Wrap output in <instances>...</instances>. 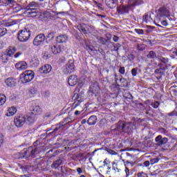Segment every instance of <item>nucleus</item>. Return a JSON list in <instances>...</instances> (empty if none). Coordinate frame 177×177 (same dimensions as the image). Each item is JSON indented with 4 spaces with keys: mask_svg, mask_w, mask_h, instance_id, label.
<instances>
[{
    "mask_svg": "<svg viewBox=\"0 0 177 177\" xmlns=\"http://www.w3.org/2000/svg\"><path fill=\"white\" fill-rule=\"evenodd\" d=\"M37 154H39V147H29L26 151L14 154V158H16L17 160H20V158L30 160V158H35Z\"/></svg>",
    "mask_w": 177,
    "mask_h": 177,
    "instance_id": "nucleus-1",
    "label": "nucleus"
},
{
    "mask_svg": "<svg viewBox=\"0 0 177 177\" xmlns=\"http://www.w3.org/2000/svg\"><path fill=\"white\" fill-rule=\"evenodd\" d=\"M133 129H136V125L135 122H119L116 125L115 128L111 129L113 132H125L126 133H130Z\"/></svg>",
    "mask_w": 177,
    "mask_h": 177,
    "instance_id": "nucleus-2",
    "label": "nucleus"
},
{
    "mask_svg": "<svg viewBox=\"0 0 177 177\" xmlns=\"http://www.w3.org/2000/svg\"><path fill=\"white\" fill-rule=\"evenodd\" d=\"M75 69L74 58H73V57H70V59H68L66 65L63 66L62 71L64 74H71V73H74Z\"/></svg>",
    "mask_w": 177,
    "mask_h": 177,
    "instance_id": "nucleus-3",
    "label": "nucleus"
},
{
    "mask_svg": "<svg viewBox=\"0 0 177 177\" xmlns=\"http://www.w3.org/2000/svg\"><path fill=\"white\" fill-rule=\"evenodd\" d=\"M34 71H26L21 75V80L23 84H27V82H30L34 80Z\"/></svg>",
    "mask_w": 177,
    "mask_h": 177,
    "instance_id": "nucleus-4",
    "label": "nucleus"
},
{
    "mask_svg": "<svg viewBox=\"0 0 177 177\" xmlns=\"http://www.w3.org/2000/svg\"><path fill=\"white\" fill-rule=\"evenodd\" d=\"M31 36V32L29 29H24L20 30L18 33V39L20 42H26L28 41L30 37Z\"/></svg>",
    "mask_w": 177,
    "mask_h": 177,
    "instance_id": "nucleus-5",
    "label": "nucleus"
},
{
    "mask_svg": "<svg viewBox=\"0 0 177 177\" xmlns=\"http://www.w3.org/2000/svg\"><path fill=\"white\" fill-rule=\"evenodd\" d=\"M129 10H132V8L129 4L124 5V3H122L117 7L118 15H129Z\"/></svg>",
    "mask_w": 177,
    "mask_h": 177,
    "instance_id": "nucleus-6",
    "label": "nucleus"
},
{
    "mask_svg": "<svg viewBox=\"0 0 177 177\" xmlns=\"http://www.w3.org/2000/svg\"><path fill=\"white\" fill-rule=\"evenodd\" d=\"M46 39V37H45L44 34H39L33 39V45L35 46H40V45H44V42H45Z\"/></svg>",
    "mask_w": 177,
    "mask_h": 177,
    "instance_id": "nucleus-7",
    "label": "nucleus"
},
{
    "mask_svg": "<svg viewBox=\"0 0 177 177\" xmlns=\"http://www.w3.org/2000/svg\"><path fill=\"white\" fill-rule=\"evenodd\" d=\"M27 120H26V116L25 115H17L15 116L14 119V124L15 126L17 127V128H20L26 124Z\"/></svg>",
    "mask_w": 177,
    "mask_h": 177,
    "instance_id": "nucleus-8",
    "label": "nucleus"
},
{
    "mask_svg": "<svg viewBox=\"0 0 177 177\" xmlns=\"http://www.w3.org/2000/svg\"><path fill=\"white\" fill-rule=\"evenodd\" d=\"M170 15L169 10L166 7H160L157 12V17H164V16L168 17Z\"/></svg>",
    "mask_w": 177,
    "mask_h": 177,
    "instance_id": "nucleus-9",
    "label": "nucleus"
},
{
    "mask_svg": "<svg viewBox=\"0 0 177 177\" xmlns=\"http://www.w3.org/2000/svg\"><path fill=\"white\" fill-rule=\"evenodd\" d=\"M90 28L91 26H89V25L85 24H80L77 26V30H79V31L83 34H88V32H89Z\"/></svg>",
    "mask_w": 177,
    "mask_h": 177,
    "instance_id": "nucleus-10",
    "label": "nucleus"
},
{
    "mask_svg": "<svg viewBox=\"0 0 177 177\" xmlns=\"http://www.w3.org/2000/svg\"><path fill=\"white\" fill-rule=\"evenodd\" d=\"M155 141L156 142V146H162V145H166V143H168V138H162V136H158L155 138Z\"/></svg>",
    "mask_w": 177,
    "mask_h": 177,
    "instance_id": "nucleus-11",
    "label": "nucleus"
},
{
    "mask_svg": "<svg viewBox=\"0 0 177 177\" xmlns=\"http://www.w3.org/2000/svg\"><path fill=\"white\" fill-rule=\"evenodd\" d=\"M68 84L70 86H75V85H77V84H78V76L76 75L69 76L68 79Z\"/></svg>",
    "mask_w": 177,
    "mask_h": 177,
    "instance_id": "nucleus-12",
    "label": "nucleus"
},
{
    "mask_svg": "<svg viewBox=\"0 0 177 177\" xmlns=\"http://www.w3.org/2000/svg\"><path fill=\"white\" fill-rule=\"evenodd\" d=\"M5 84L9 88H13V86H16L17 82L16 81V79L13 77H8L5 80Z\"/></svg>",
    "mask_w": 177,
    "mask_h": 177,
    "instance_id": "nucleus-13",
    "label": "nucleus"
},
{
    "mask_svg": "<svg viewBox=\"0 0 177 177\" xmlns=\"http://www.w3.org/2000/svg\"><path fill=\"white\" fill-rule=\"evenodd\" d=\"M38 8H39V4L35 1H32L26 7V10L27 12H30V10H37Z\"/></svg>",
    "mask_w": 177,
    "mask_h": 177,
    "instance_id": "nucleus-14",
    "label": "nucleus"
},
{
    "mask_svg": "<svg viewBox=\"0 0 177 177\" xmlns=\"http://www.w3.org/2000/svg\"><path fill=\"white\" fill-rule=\"evenodd\" d=\"M24 116L26 117V122H27V124L29 125H30V124H33V122H35V113H30Z\"/></svg>",
    "mask_w": 177,
    "mask_h": 177,
    "instance_id": "nucleus-15",
    "label": "nucleus"
},
{
    "mask_svg": "<svg viewBox=\"0 0 177 177\" xmlns=\"http://www.w3.org/2000/svg\"><path fill=\"white\" fill-rule=\"evenodd\" d=\"M39 71L41 74H48L52 71V66L49 64L44 65L39 68Z\"/></svg>",
    "mask_w": 177,
    "mask_h": 177,
    "instance_id": "nucleus-16",
    "label": "nucleus"
},
{
    "mask_svg": "<svg viewBox=\"0 0 177 177\" xmlns=\"http://www.w3.org/2000/svg\"><path fill=\"white\" fill-rule=\"evenodd\" d=\"M27 67H28V65L27 64V62L24 61L19 62L15 64V68L19 71L21 70H26Z\"/></svg>",
    "mask_w": 177,
    "mask_h": 177,
    "instance_id": "nucleus-17",
    "label": "nucleus"
},
{
    "mask_svg": "<svg viewBox=\"0 0 177 177\" xmlns=\"http://www.w3.org/2000/svg\"><path fill=\"white\" fill-rule=\"evenodd\" d=\"M50 50L54 55H57V53H60V52H62V48H60V46L57 44L51 45L50 46Z\"/></svg>",
    "mask_w": 177,
    "mask_h": 177,
    "instance_id": "nucleus-18",
    "label": "nucleus"
},
{
    "mask_svg": "<svg viewBox=\"0 0 177 177\" xmlns=\"http://www.w3.org/2000/svg\"><path fill=\"white\" fill-rule=\"evenodd\" d=\"M68 39V37L66 35H61L57 37L56 41L58 44H64Z\"/></svg>",
    "mask_w": 177,
    "mask_h": 177,
    "instance_id": "nucleus-19",
    "label": "nucleus"
},
{
    "mask_svg": "<svg viewBox=\"0 0 177 177\" xmlns=\"http://www.w3.org/2000/svg\"><path fill=\"white\" fill-rule=\"evenodd\" d=\"M73 97L75 99V102L73 104V107L74 109H76V107H78V106H80V104H81V99H80V95L77 93H75L73 95Z\"/></svg>",
    "mask_w": 177,
    "mask_h": 177,
    "instance_id": "nucleus-20",
    "label": "nucleus"
},
{
    "mask_svg": "<svg viewBox=\"0 0 177 177\" xmlns=\"http://www.w3.org/2000/svg\"><path fill=\"white\" fill-rule=\"evenodd\" d=\"M32 113L35 114V115H37V114H41L42 113V109L38 105H35L30 108Z\"/></svg>",
    "mask_w": 177,
    "mask_h": 177,
    "instance_id": "nucleus-21",
    "label": "nucleus"
},
{
    "mask_svg": "<svg viewBox=\"0 0 177 177\" xmlns=\"http://www.w3.org/2000/svg\"><path fill=\"white\" fill-rule=\"evenodd\" d=\"M63 164V160L62 159H57L55 161H54L51 165V168L53 169H57L59 167H60Z\"/></svg>",
    "mask_w": 177,
    "mask_h": 177,
    "instance_id": "nucleus-22",
    "label": "nucleus"
},
{
    "mask_svg": "<svg viewBox=\"0 0 177 177\" xmlns=\"http://www.w3.org/2000/svg\"><path fill=\"white\" fill-rule=\"evenodd\" d=\"M140 3H142V0H129L127 4L132 8L137 5H140Z\"/></svg>",
    "mask_w": 177,
    "mask_h": 177,
    "instance_id": "nucleus-23",
    "label": "nucleus"
},
{
    "mask_svg": "<svg viewBox=\"0 0 177 177\" xmlns=\"http://www.w3.org/2000/svg\"><path fill=\"white\" fill-rule=\"evenodd\" d=\"M19 19H11L8 22L4 24L5 27H12V26H15V24H18Z\"/></svg>",
    "mask_w": 177,
    "mask_h": 177,
    "instance_id": "nucleus-24",
    "label": "nucleus"
},
{
    "mask_svg": "<svg viewBox=\"0 0 177 177\" xmlns=\"http://www.w3.org/2000/svg\"><path fill=\"white\" fill-rule=\"evenodd\" d=\"M3 3L5 6H10V8H13L15 5H16V1L15 0H3Z\"/></svg>",
    "mask_w": 177,
    "mask_h": 177,
    "instance_id": "nucleus-25",
    "label": "nucleus"
},
{
    "mask_svg": "<svg viewBox=\"0 0 177 177\" xmlns=\"http://www.w3.org/2000/svg\"><path fill=\"white\" fill-rule=\"evenodd\" d=\"M97 121V117L96 115H91L87 120V124L89 125H95Z\"/></svg>",
    "mask_w": 177,
    "mask_h": 177,
    "instance_id": "nucleus-26",
    "label": "nucleus"
},
{
    "mask_svg": "<svg viewBox=\"0 0 177 177\" xmlns=\"http://www.w3.org/2000/svg\"><path fill=\"white\" fill-rule=\"evenodd\" d=\"M105 3L110 9H114L115 8V1L114 0H105Z\"/></svg>",
    "mask_w": 177,
    "mask_h": 177,
    "instance_id": "nucleus-27",
    "label": "nucleus"
},
{
    "mask_svg": "<svg viewBox=\"0 0 177 177\" xmlns=\"http://www.w3.org/2000/svg\"><path fill=\"white\" fill-rule=\"evenodd\" d=\"M9 54H8V52L3 53L0 57V59L3 61V63H8L9 60Z\"/></svg>",
    "mask_w": 177,
    "mask_h": 177,
    "instance_id": "nucleus-28",
    "label": "nucleus"
},
{
    "mask_svg": "<svg viewBox=\"0 0 177 177\" xmlns=\"http://www.w3.org/2000/svg\"><path fill=\"white\" fill-rule=\"evenodd\" d=\"M17 111V109H16V107L12 106L8 109V113H7V115L8 117H11V115H15Z\"/></svg>",
    "mask_w": 177,
    "mask_h": 177,
    "instance_id": "nucleus-29",
    "label": "nucleus"
},
{
    "mask_svg": "<svg viewBox=\"0 0 177 177\" xmlns=\"http://www.w3.org/2000/svg\"><path fill=\"white\" fill-rule=\"evenodd\" d=\"M158 60H160V62H161L162 63H164V64H165L167 66V64H168L169 63V59L167 58V57H164L162 56H159L158 57Z\"/></svg>",
    "mask_w": 177,
    "mask_h": 177,
    "instance_id": "nucleus-30",
    "label": "nucleus"
},
{
    "mask_svg": "<svg viewBox=\"0 0 177 177\" xmlns=\"http://www.w3.org/2000/svg\"><path fill=\"white\" fill-rule=\"evenodd\" d=\"M26 15H29V16H30V17H37V11L36 10H29V11H26Z\"/></svg>",
    "mask_w": 177,
    "mask_h": 177,
    "instance_id": "nucleus-31",
    "label": "nucleus"
},
{
    "mask_svg": "<svg viewBox=\"0 0 177 177\" xmlns=\"http://www.w3.org/2000/svg\"><path fill=\"white\" fill-rule=\"evenodd\" d=\"M164 71H165V67H160L155 70V74H160L161 75H164Z\"/></svg>",
    "mask_w": 177,
    "mask_h": 177,
    "instance_id": "nucleus-32",
    "label": "nucleus"
},
{
    "mask_svg": "<svg viewBox=\"0 0 177 177\" xmlns=\"http://www.w3.org/2000/svg\"><path fill=\"white\" fill-rule=\"evenodd\" d=\"M113 171H115V174H120L121 172V169L118 168V166H117V164L115 162H113Z\"/></svg>",
    "mask_w": 177,
    "mask_h": 177,
    "instance_id": "nucleus-33",
    "label": "nucleus"
},
{
    "mask_svg": "<svg viewBox=\"0 0 177 177\" xmlns=\"http://www.w3.org/2000/svg\"><path fill=\"white\" fill-rule=\"evenodd\" d=\"M17 50V49L15 47H10V49L8 50V56H12V55H15V53Z\"/></svg>",
    "mask_w": 177,
    "mask_h": 177,
    "instance_id": "nucleus-34",
    "label": "nucleus"
},
{
    "mask_svg": "<svg viewBox=\"0 0 177 177\" xmlns=\"http://www.w3.org/2000/svg\"><path fill=\"white\" fill-rule=\"evenodd\" d=\"M155 57H157V54H156V52L153 50L149 51V54L147 55V58L154 59Z\"/></svg>",
    "mask_w": 177,
    "mask_h": 177,
    "instance_id": "nucleus-35",
    "label": "nucleus"
},
{
    "mask_svg": "<svg viewBox=\"0 0 177 177\" xmlns=\"http://www.w3.org/2000/svg\"><path fill=\"white\" fill-rule=\"evenodd\" d=\"M5 102H6V96L0 94V106L5 104Z\"/></svg>",
    "mask_w": 177,
    "mask_h": 177,
    "instance_id": "nucleus-36",
    "label": "nucleus"
},
{
    "mask_svg": "<svg viewBox=\"0 0 177 177\" xmlns=\"http://www.w3.org/2000/svg\"><path fill=\"white\" fill-rule=\"evenodd\" d=\"M60 129H64V124H62V123L56 125L54 131L53 132H56L57 131H60Z\"/></svg>",
    "mask_w": 177,
    "mask_h": 177,
    "instance_id": "nucleus-37",
    "label": "nucleus"
},
{
    "mask_svg": "<svg viewBox=\"0 0 177 177\" xmlns=\"http://www.w3.org/2000/svg\"><path fill=\"white\" fill-rule=\"evenodd\" d=\"M8 34V30L5 28H0V37Z\"/></svg>",
    "mask_w": 177,
    "mask_h": 177,
    "instance_id": "nucleus-38",
    "label": "nucleus"
},
{
    "mask_svg": "<svg viewBox=\"0 0 177 177\" xmlns=\"http://www.w3.org/2000/svg\"><path fill=\"white\" fill-rule=\"evenodd\" d=\"M149 19H150L151 20V21H153V18H151V15L149 16V14H146L145 15H144L142 17V20L143 21H145V23H147Z\"/></svg>",
    "mask_w": 177,
    "mask_h": 177,
    "instance_id": "nucleus-39",
    "label": "nucleus"
},
{
    "mask_svg": "<svg viewBox=\"0 0 177 177\" xmlns=\"http://www.w3.org/2000/svg\"><path fill=\"white\" fill-rule=\"evenodd\" d=\"M54 38H55V36L53 35V32H50L46 37V42H48V39L49 41H52V39H53Z\"/></svg>",
    "mask_w": 177,
    "mask_h": 177,
    "instance_id": "nucleus-40",
    "label": "nucleus"
},
{
    "mask_svg": "<svg viewBox=\"0 0 177 177\" xmlns=\"http://www.w3.org/2000/svg\"><path fill=\"white\" fill-rule=\"evenodd\" d=\"M158 161H160V158H155L150 159L149 162H150L151 165H153V164H157V162H158Z\"/></svg>",
    "mask_w": 177,
    "mask_h": 177,
    "instance_id": "nucleus-41",
    "label": "nucleus"
},
{
    "mask_svg": "<svg viewBox=\"0 0 177 177\" xmlns=\"http://www.w3.org/2000/svg\"><path fill=\"white\" fill-rule=\"evenodd\" d=\"M93 3H95V5H96L97 7H98V9H100V10H104V8H103V5L100 3H98L96 1H94Z\"/></svg>",
    "mask_w": 177,
    "mask_h": 177,
    "instance_id": "nucleus-42",
    "label": "nucleus"
},
{
    "mask_svg": "<svg viewBox=\"0 0 177 177\" xmlns=\"http://www.w3.org/2000/svg\"><path fill=\"white\" fill-rule=\"evenodd\" d=\"M151 106H152V107H153V109H158V107L160 106V102L158 101L151 102Z\"/></svg>",
    "mask_w": 177,
    "mask_h": 177,
    "instance_id": "nucleus-43",
    "label": "nucleus"
},
{
    "mask_svg": "<svg viewBox=\"0 0 177 177\" xmlns=\"http://www.w3.org/2000/svg\"><path fill=\"white\" fill-rule=\"evenodd\" d=\"M134 31L135 32H137L138 35H143V34H145L143 29H135Z\"/></svg>",
    "mask_w": 177,
    "mask_h": 177,
    "instance_id": "nucleus-44",
    "label": "nucleus"
},
{
    "mask_svg": "<svg viewBox=\"0 0 177 177\" xmlns=\"http://www.w3.org/2000/svg\"><path fill=\"white\" fill-rule=\"evenodd\" d=\"M131 74L133 77H136L138 75V68H134L131 70Z\"/></svg>",
    "mask_w": 177,
    "mask_h": 177,
    "instance_id": "nucleus-45",
    "label": "nucleus"
},
{
    "mask_svg": "<svg viewBox=\"0 0 177 177\" xmlns=\"http://www.w3.org/2000/svg\"><path fill=\"white\" fill-rule=\"evenodd\" d=\"M28 46H30L27 44H21V48L22 50H27V49H28Z\"/></svg>",
    "mask_w": 177,
    "mask_h": 177,
    "instance_id": "nucleus-46",
    "label": "nucleus"
},
{
    "mask_svg": "<svg viewBox=\"0 0 177 177\" xmlns=\"http://www.w3.org/2000/svg\"><path fill=\"white\" fill-rule=\"evenodd\" d=\"M167 115L169 117H174V115H176L177 117V111H173L167 113Z\"/></svg>",
    "mask_w": 177,
    "mask_h": 177,
    "instance_id": "nucleus-47",
    "label": "nucleus"
},
{
    "mask_svg": "<svg viewBox=\"0 0 177 177\" xmlns=\"http://www.w3.org/2000/svg\"><path fill=\"white\" fill-rule=\"evenodd\" d=\"M70 58H66V57H62L61 58H60V59H59V62H61V63H66V62H68V59H69Z\"/></svg>",
    "mask_w": 177,
    "mask_h": 177,
    "instance_id": "nucleus-48",
    "label": "nucleus"
},
{
    "mask_svg": "<svg viewBox=\"0 0 177 177\" xmlns=\"http://www.w3.org/2000/svg\"><path fill=\"white\" fill-rule=\"evenodd\" d=\"M32 63H33L35 67H37V66L39 65V60H38V59H33L32 60Z\"/></svg>",
    "mask_w": 177,
    "mask_h": 177,
    "instance_id": "nucleus-49",
    "label": "nucleus"
},
{
    "mask_svg": "<svg viewBox=\"0 0 177 177\" xmlns=\"http://www.w3.org/2000/svg\"><path fill=\"white\" fill-rule=\"evenodd\" d=\"M119 73L122 75L125 74V68L124 66L120 67L119 69Z\"/></svg>",
    "mask_w": 177,
    "mask_h": 177,
    "instance_id": "nucleus-50",
    "label": "nucleus"
},
{
    "mask_svg": "<svg viewBox=\"0 0 177 177\" xmlns=\"http://www.w3.org/2000/svg\"><path fill=\"white\" fill-rule=\"evenodd\" d=\"M73 145H74V143L73 142H71L68 144V150H73V149H74V146H73Z\"/></svg>",
    "mask_w": 177,
    "mask_h": 177,
    "instance_id": "nucleus-51",
    "label": "nucleus"
},
{
    "mask_svg": "<svg viewBox=\"0 0 177 177\" xmlns=\"http://www.w3.org/2000/svg\"><path fill=\"white\" fill-rule=\"evenodd\" d=\"M100 42L103 44V45H104V44H106V42H107V39H106L105 38H104V37H100Z\"/></svg>",
    "mask_w": 177,
    "mask_h": 177,
    "instance_id": "nucleus-52",
    "label": "nucleus"
},
{
    "mask_svg": "<svg viewBox=\"0 0 177 177\" xmlns=\"http://www.w3.org/2000/svg\"><path fill=\"white\" fill-rule=\"evenodd\" d=\"M2 143H3V134L0 133V147L2 146Z\"/></svg>",
    "mask_w": 177,
    "mask_h": 177,
    "instance_id": "nucleus-53",
    "label": "nucleus"
},
{
    "mask_svg": "<svg viewBox=\"0 0 177 177\" xmlns=\"http://www.w3.org/2000/svg\"><path fill=\"white\" fill-rule=\"evenodd\" d=\"M120 82H121V84H123V85H125V84H127V80L122 77L120 79Z\"/></svg>",
    "mask_w": 177,
    "mask_h": 177,
    "instance_id": "nucleus-54",
    "label": "nucleus"
},
{
    "mask_svg": "<svg viewBox=\"0 0 177 177\" xmlns=\"http://www.w3.org/2000/svg\"><path fill=\"white\" fill-rule=\"evenodd\" d=\"M138 177H147V174L142 172L138 174Z\"/></svg>",
    "mask_w": 177,
    "mask_h": 177,
    "instance_id": "nucleus-55",
    "label": "nucleus"
},
{
    "mask_svg": "<svg viewBox=\"0 0 177 177\" xmlns=\"http://www.w3.org/2000/svg\"><path fill=\"white\" fill-rule=\"evenodd\" d=\"M150 161L146 160L143 162L144 167H149L150 166Z\"/></svg>",
    "mask_w": 177,
    "mask_h": 177,
    "instance_id": "nucleus-56",
    "label": "nucleus"
},
{
    "mask_svg": "<svg viewBox=\"0 0 177 177\" xmlns=\"http://www.w3.org/2000/svg\"><path fill=\"white\" fill-rule=\"evenodd\" d=\"M118 39H120L119 37H118L117 35H113V41L114 42H118Z\"/></svg>",
    "mask_w": 177,
    "mask_h": 177,
    "instance_id": "nucleus-57",
    "label": "nucleus"
},
{
    "mask_svg": "<svg viewBox=\"0 0 177 177\" xmlns=\"http://www.w3.org/2000/svg\"><path fill=\"white\" fill-rule=\"evenodd\" d=\"M86 50H91V52H93V46H86Z\"/></svg>",
    "mask_w": 177,
    "mask_h": 177,
    "instance_id": "nucleus-58",
    "label": "nucleus"
},
{
    "mask_svg": "<svg viewBox=\"0 0 177 177\" xmlns=\"http://www.w3.org/2000/svg\"><path fill=\"white\" fill-rule=\"evenodd\" d=\"M125 174H126V176L127 177L129 175L131 174V173L129 172V169H128V167L125 168Z\"/></svg>",
    "mask_w": 177,
    "mask_h": 177,
    "instance_id": "nucleus-59",
    "label": "nucleus"
},
{
    "mask_svg": "<svg viewBox=\"0 0 177 177\" xmlns=\"http://www.w3.org/2000/svg\"><path fill=\"white\" fill-rule=\"evenodd\" d=\"M77 172H78V174L80 175V174H82V172H84L82 171V168L81 167H77V169H76Z\"/></svg>",
    "mask_w": 177,
    "mask_h": 177,
    "instance_id": "nucleus-60",
    "label": "nucleus"
},
{
    "mask_svg": "<svg viewBox=\"0 0 177 177\" xmlns=\"http://www.w3.org/2000/svg\"><path fill=\"white\" fill-rule=\"evenodd\" d=\"M162 26H165V27H167L168 26V22L166 20L162 21H161Z\"/></svg>",
    "mask_w": 177,
    "mask_h": 177,
    "instance_id": "nucleus-61",
    "label": "nucleus"
},
{
    "mask_svg": "<svg viewBox=\"0 0 177 177\" xmlns=\"http://www.w3.org/2000/svg\"><path fill=\"white\" fill-rule=\"evenodd\" d=\"M21 55H22V53L21 52H18V53H17L15 55V58H17V57H19V56H21Z\"/></svg>",
    "mask_w": 177,
    "mask_h": 177,
    "instance_id": "nucleus-62",
    "label": "nucleus"
},
{
    "mask_svg": "<svg viewBox=\"0 0 177 177\" xmlns=\"http://www.w3.org/2000/svg\"><path fill=\"white\" fill-rule=\"evenodd\" d=\"M30 93H32L33 95L35 94V93H37V89H35V88H32V89L30 90Z\"/></svg>",
    "mask_w": 177,
    "mask_h": 177,
    "instance_id": "nucleus-63",
    "label": "nucleus"
},
{
    "mask_svg": "<svg viewBox=\"0 0 177 177\" xmlns=\"http://www.w3.org/2000/svg\"><path fill=\"white\" fill-rule=\"evenodd\" d=\"M109 153H110V154H112V156H115L117 154V152H115L113 150H110Z\"/></svg>",
    "mask_w": 177,
    "mask_h": 177,
    "instance_id": "nucleus-64",
    "label": "nucleus"
}]
</instances>
